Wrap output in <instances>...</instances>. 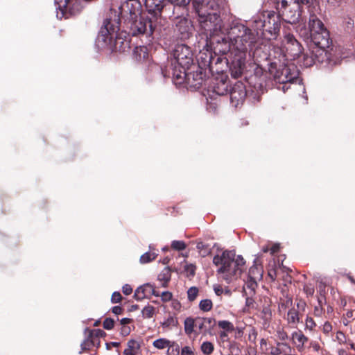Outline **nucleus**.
Segmentation results:
<instances>
[{
	"mask_svg": "<svg viewBox=\"0 0 355 355\" xmlns=\"http://www.w3.org/2000/svg\"><path fill=\"white\" fill-rule=\"evenodd\" d=\"M213 263L218 268L219 277L228 284L241 278L246 269L243 257L236 255L233 250H225L220 254L215 255Z\"/></svg>",
	"mask_w": 355,
	"mask_h": 355,
	"instance_id": "1",
	"label": "nucleus"
},
{
	"mask_svg": "<svg viewBox=\"0 0 355 355\" xmlns=\"http://www.w3.org/2000/svg\"><path fill=\"white\" fill-rule=\"evenodd\" d=\"M193 4L206 35H218L221 31V19L216 12L219 8L218 3L216 0H194Z\"/></svg>",
	"mask_w": 355,
	"mask_h": 355,
	"instance_id": "2",
	"label": "nucleus"
},
{
	"mask_svg": "<svg viewBox=\"0 0 355 355\" xmlns=\"http://www.w3.org/2000/svg\"><path fill=\"white\" fill-rule=\"evenodd\" d=\"M297 31L304 39H311L313 44L320 49H324L329 45V34L322 21L314 14L310 15L309 28L299 26Z\"/></svg>",
	"mask_w": 355,
	"mask_h": 355,
	"instance_id": "3",
	"label": "nucleus"
},
{
	"mask_svg": "<svg viewBox=\"0 0 355 355\" xmlns=\"http://www.w3.org/2000/svg\"><path fill=\"white\" fill-rule=\"evenodd\" d=\"M230 47L241 54L239 59L240 67L244 64L247 46L255 42V35L250 29L244 25L234 26L230 32Z\"/></svg>",
	"mask_w": 355,
	"mask_h": 355,
	"instance_id": "4",
	"label": "nucleus"
},
{
	"mask_svg": "<svg viewBox=\"0 0 355 355\" xmlns=\"http://www.w3.org/2000/svg\"><path fill=\"white\" fill-rule=\"evenodd\" d=\"M311 0H275V5L279 15L289 24L298 21L304 6L309 7Z\"/></svg>",
	"mask_w": 355,
	"mask_h": 355,
	"instance_id": "5",
	"label": "nucleus"
},
{
	"mask_svg": "<svg viewBox=\"0 0 355 355\" xmlns=\"http://www.w3.org/2000/svg\"><path fill=\"white\" fill-rule=\"evenodd\" d=\"M119 16L116 11L110 10L109 16L104 19L96 38V44L98 47L104 48L110 44L119 30Z\"/></svg>",
	"mask_w": 355,
	"mask_h": 355,
	"instance_id": "6",
	"label": "nucleus"
},
{
	"mask_svg": "<svg viewBox=\"0 0 355 355\" xmlns=\"http://www.w3.org/2000/svg\"><path fill=\"white\" fill-rule=\"evenodd\" d=\"M253 28L259 34V31H266L270 34L271 37L275 38L280 29V19L275 12H268L254 18Z\"/></svg>",
	"mask_w": 355,
	"mask_h": 355,
	"instance_id": "7",
	"label": "nucleus"
},
{
	"mask_svg": "<svg viewBox=\"0 0 355 355\" xmlns=\"http://www.w3.org/2000/svg\"><path fill=\"white\" fill-rule=\"evenodd\" d=\"M275 48L279 49L281 55L287 59L295 60L302 53V46L293 35H285L280 44H277Z\"/></svg>",
	"mask_w": 355,
	"mask_h": 355,
	"instance_id": "8",
	"label": "nucleus"
},
{
	"mask_svg": "<svg viewBox=\"0 0 355 355\" xmlns=\"http://www.w3.org/2000/svg\"><path fill=\"white\" fill-rule=\"evenodd\" d=\"M56 6V17L59 19L68 18L80 12L83 2L87 0H54Z\"/></svg>",
	"mask_w": 355,
	"mask_h": 355,
	"instance_id": "9",
	"label": "nucleus"
},
{
	"mask_svg": "<svg viewBox=\"0 0 355 355\" xmlns=\"http://www.w3.org/2000/svg\"><path fill=\"white\" fill-rule=\"evenodd\" d=\"M128 24L133 35L146 34L147 36H151L154 31L151 20L142 13L128 21Z\"/></svg>",
	"mask_w": 355,
	"mask_h": 355,
	"instance_id": "10",
	"label": "nucleus"
},
{
	"mask_svg": "<svg viewBox=\"0 0 355 355\" xmlns=\"http://www.w3.org/2000/svg\"><path fill=\"white\" fill-rule=\"evenodd\" d=\"M174 59L182 69H188L192 64V53L189 46L184 44L177 45L173 52Z\"/></svg>",
	"mask_w": 355,
	"mask_h": 355,
	"instance_id": "11",
	"label": "nucleus"
},
{
	"mask_svg": "<svg viewBox=\"0 0 355 355\" xmlns=\"http://www.w3.org/2000/svg\"><path fill=\"white\" fill-rule=\"evenodd\" d=\"M299 71L294 64H288L282 67L275 75V80L282 84L293 83L297 79Z\"/></svg>",
	"mask_w": 355,
	"mask_h": 355,
	"instance_id": "12",
	"label": "nucleus"
},
{
	"mask_svg": "<svg viewBox=\"0 0 355 355\" xmlns=\"http://www.w3.org/2000/svg\"><path fill=\"white\" fill-rule=\"evenodd\" d=\"M121 13L125 15L128 21L141 14V6L138 0H128L120 7Z\"/></svg>",
	"mask_w": 355,
	"mask_h": 355,
	"instance_id": "13",
	"label": "nucleus"
},
{
	"mask_svg": "<svg viewBox=\"0 0 355 355\" xmlns=\"http://www.w3.org/2000/svg\"><path fill=\"white\" fill-rule=\"evenodd\" d=\"M246 96V89L241 82L236 83L230 91V101L233 106L237 107L241 104Z\"/></svg>",
	"mask_w": 355,
	"mask_h": 355,
	"instance_id": "14",
	"label": "nucleus"
},
{
	"mask_svg": "<svg viewBox=\"0 0 355 355\" xmlns=\"http://www.w3.org/2000/svg\"><path fill=\"white\" fill-rule=\"evenodd\" d=\"M196 329L203 335L211 334L216 324V320L212 318H196Z\"/></svg>",
	"mask_w": 355,
	"mask_h": 355,
	"instance_id": "15",
	"label": "nucleus"
},
{
	"mask_svg": "<svg viewBox=\"0 0 355 355\" xmlns=\"http://www.w3.org/2000/svg\"><path fill=\"white\" fill-rule=\"evenodd\" d=\"M101 334L100 330H88L87 338L81 343L83 350L89 349L92 347L98 346L100 343L98 336Z\"/></svg>",
	"mask_w": 355,
	"mask_h": 355,
	"instance_id": "16",
	"label": "nucleus"
},
{
	"mask_svg": "<svg viewBox=\"0 0 355 355\" xmlns=\"http://www.w3.org/2000/svg\"><path fill=\"white\" fill-rule=\"evenodd\" d=\"M293 349L286 343H277V346L268 349L270 355H292Z\"/></svg>",
	"mask_w": 355,
	"mask_h": 355,
	"instance_id": "17",
	"label": "nucleus"
},
{
	"mask_svg": "<svg viewBox=\"0 0 355 355\" xmlns=\"http://www.w3.org/2000/svg\"><path fill=\"white\" fill-rule=\"evenodd\" d=\"M153 292V285L150 284H144L139 286L135 292L134 297L137 301H141L150 296V293Z\"/></svg>",
	"mask_w": 355,
	"mask_h": 355,
	"instance_id": "18",
	"label": "nucleus"
},
{
	"mask_svg": "<svg viewBox=\"0 0 355 355\" xmlns=\"http://www.w3.org/2000/svg\"><path fill=\"white\" fill-rule=\"evenodd\" d=\"M291 338L299 351L304 349V344L308 341V338L301 331H293L291 334Z\"/></svg>",
	"mask_w": 355,
	"mask_h": 355,
	"instance_id": "19",
	"label": "nucleus"
},
{
	"mask_svg": "<svg viewBox=\"0 0 355 355\" xmlns=\"http://www.w3.org/2000/svg\"><path fill=\"white\" fill-rule=\"evenodd\" d=\"M285 319L288 324L295 328L297 327V324L301 322L299 312L295 308L289 309Z\"/></svg>",
	"mask_w": 355,
	"mask_h": 355,
	"instance_id": "20",
	"label": "nucleus"
},
{
	"mask_svg": "<svg viewBox=\"0 0 355 355\" xmlns=\"http://www.w3.org/2000/svg\"><path fill=\"white\" fill-rule=\"evenodd\" d=\"M177 315L173 313L166 316L161 322V326L164 329L169 330L178 325V319Z\"/></svg>",
	"mask_w": 355,
	"mask_h": 355,
	"instance_id": "21",
	"label": "nucleus"
},
{
	"mask_svg": "<svg viewBox=\"0 0 355 355\" xmlns=\"http://www.w3.org/2000/svg\"><path fill=\"white\" fill-rule=\"evenodd\" d=\"M171 270L168 267L164 268L158 275L157 280L162 287H166L171 279Z\"/></svg>",
	"mask_w": 355,
	"mask_h": 355,
	"instance_id": "22",
	"label": "nucleus"
},
{
	"mask_svg": "<svg viewBox=\"0 0 355 355\" xmlns=\"http://www.w3.org/2000/svg\"><path fill=\"white\" fill-rule=\"evenodd\" d=\"M140 345L135 340H130L128 342V347L124 350V355H137L139 351Z\"/></svg>",
	"mask_w": 355,
	"mask_h": 355,
	"instance_id": "23",
	"label": "nucleus"
},
{
	"mask_svg": "<svg viewBox=\"0 0 355 355\" xmlns=\"http://www.w3.org/2000/svg\"><path fill=\"white\" fill-rule=\"evenodd\" d=\"M149 249L148 252H146L140 257L141 263H147L156 259L158 254L157 250L151 245L149 246Z\"/></svg>",
	"mask_w": 355,
	"mask_h": 355,
	"instance_id": "24",
	"label": "nucleus"
},
{
	"mask_svg": "<svg viewBox=\"0 0 355 355\" xmlns=\"http://www.w3.org/2000/svg\"><path fill=\"white\" fill-rule=\"evenodd\" d=\"M214 92L218 95H225L228 92V84L226 79H221L214 87Z\"/></svg>",
	"mask_w": 355,
	"mask_h": 355,
	"instance_id": "25",
	"label": "nucleus"
},
{
	"mask_svg": "<svg viewBox=\"0 0 355 355\" xmlns=\"http://www.w3.org/2000/svg\"><path fill=\"white\" fill-rule=\"evenodd\" d=\"M196 318L188 317L184 320V329L187 334L190 335L194 331V327L196 328Z\"/></svg>",
	"mask_w": 355,
	"mask_h": 355,
	"instance_id": "26",
	"label": "nucleus"
},
{
	"mask_svg": "<svg viewBox=\"0 0 355 355\" xmlns=\"http://www.w3.org/2000/svg\"><path fill=\"white\" fill-rule=\"evenodd\" d=\"M257 281L258 280L248 277V280L245 282L243 286L244 291L247 295H252L254 293L255 288L257 286Z\"/></svg>",
	"mask_w": 355,
	"mask_h": 355,
	"instance_id": "27",
	"label": "nucleus"
},
{
	"mask_svg": "<svg viewBox=\"0 0 355 355\" xmlns=\"http://www.w3.org/2000/svg\"><path fill=\"white\" fill-rule=\"evenodd\" d=\"M248 277L255 280H260L262 277V271L257 266H252L249 270Z\"/></svg>",
	"mask_w": 355,
	"mask_h": 355,
	"instance_id": "28",
	"label": "nucleus"
},
{
	"mask_svg": "<svg viewBox=\"0 0 355 355\" xmlns=\"http://www.w3.org/2000/svg\"><path fill=\"white\" fill-rule=\"evenodd\" d=\"M134 53L139 60L148 58V49L146 46H137L134 50Z\"/></svg>",
	"mask_w": 355,
	"mask_h": 355,
	"instance_id": "29",
	"label": "nucleus"
},
{
	"mask_svg": "<svg viewBox=\"0 0 355 355\" xmlns=\"http://www.w3.org/2000/svg\"><path fill=\"white\" fill-rule=\"evenodd\" d=\"M302 64L306 67H309L314 64L315 63V57L313 55L312 53H305L302 55Z\"/></svg>",
	"mask_w": 355,
	"mask_h": 355,
	"instance_id": "30",
	"label": "nucleus"
},
{
	"mask_svg": "<svg viewBox=\"0 0 355 355\" xmlns=\"http://www.w3.org/2000/svg\"><path fill=\"white\" fill-rule=\"evenodd\" d=\"M171 345V341L166 338H159L153 341V345L159 349L167 348Z\"/></svg>",
	"mask_w": 355,
	"mask_h": 355,
	"instance_id": "31",
	"label": "nucleus"
},
{
	"mask_svg": "<svg viewBox=\"0 0 355 355\" xmlns=\"http://www.w3.org/2000/svg\"><path fill=\"white\" fill-rule=\"evenodd\" d=\"M200 349L203 354L210 355L214 352V346L211 342L205 341L201 344Z\"/></svg>",
	"mask_w": 355,
	"mask_h": 355,
	"instance_id": "32",
	"label": "nucleus"
},
{
	"mask_svg": "<svg viewBox=\"0 0 355 355\" xmlns=\"http://www.w3.org/2000/svg\"><path fill=\"white\" fill-rule=\"evenodd\" d=\"M196 247H197L199 254L202 257H205L209 255L211 252L210 248L207 245H205L202 242H198L197 243Z\"/></svg>",
	"mask_w": 355,
	"mask_h": 355,
	"instance_id": "33",
	"label": "nucleus"
},
{
	"mask_svg": "<svg viewBox=\"0 0 355 355\" xmlns=\"http://www.w3.org/2000/svg\"><path fill=\"white\" fill-rule=\"evenodd\" d=\"M212 302L209 299L202 300L199 303L200 309L204 312L209 311L212 309Z\"/></svg>",
	"mask_w": 355,
	"mask_h": 355,
	"instance_id": "34",
	"label": "nucleus"
},
{
	"mask_svg": "<svg viewBox=\"0 0 355 355\" xmlns=\"http://www.w3.org/2000/svg\"><path fill=\"white\" fill-rule=\"evenodd\" d=\"M142 316L144 318H151L155 314V307L151 305H147L141 311Z\"/></svg>",
	"mask_w": 355,
	"mask_h": 355,
	"instance_id": "35",
	"label": "nucleus"
},
{
	"mask_svg": "<svg viewBox=\"0 0 355 355\" xmlns=\"http://www.w3.org/2000/svg\"><path fill=\"white\" fill-rule=\"evenodd\" d=\"M218 325L226 331H232L234 329L233 324L227 320H220L218 322Z\"/></svg>",
	"mask_w": 355,
	"mask_h": 355,
	"instance_id": "36",
	"label": "nucleus"
},
{
	"mask_svg": "<svg viewBox=\"0 0 355 355\" xmlns=\"http://www.w3.org/2000/svg\"><path fill=\"white\" fill-rule=\"evenodd\" d=\"M167 353L168 355H178L180 354V347L174 341H171V345L167 347Z\"/></svg>",
	"mask_w": 355,
	"mask_h": 355,
	"instance_id": "37",
	"label": "nucleus"
},
{
	"mask_svg": "<svg viewBox=\"0 0 355 355\" xmlns=\"http://www.w3.org/2000/svg\"><path fill=\"white\" fill-rule=\"evenodd\" d=\"M211 58V55L210 53L207 55L206 53L200 51L198 55V60L199 61L200 59H201L204 66L208 65L210 63Z\"/></svg>",
	"mask_w": 355,
	"mask_h": 355,
	"instance_id": "38",
	"label": "nucleus"
},
{
	"mask_svg": "<svg viewBox=\"0 0 355 355\" xmlns=\"http://www.w3.org/2000/svg\"><path fill=\"white\" fill-rule=\"evenodd\" d=\"M171 309L173 310V313L177 315L181 312L182 305L181 303L177 299H173L171 301L170 304Z\"/></svg>",
	"mask_w": 355,
	"mask_h": 355,
	"instance_id": "39",
	"label": "nucleus"
},
{
	"mask_svg": "<svg viewBox=\"0 0 355 355\" xmlns=\"http://www.w3.org/2000/svg\"><path fill=\"white\" fill-rule=\"evenodd\" d=\"M171 247L175 250H184L187 248L186 243L183 241H173L171 243Z\"/></svg>",
	"mask_w": 355,
	"mask_h": 355,
	"instance_id": "40",
	"label": "nucleus"
},
{
	"mask_svg": "<svg viewBox=\"0 0 355 355\" xmlns=\"http://www.w3.org/2000/svg\"><path fill=\"white\" fill-rule=\"evenodd\" d=\"M262 318L264 320L268 321L272 318V311L269 306H264L262 310Z\"/></svg>",
	"mask_w": 355,
	"mask_h": 355,
	"instance_id": "41",
	"label": "nucleus"
},
{
	"mask_svg": "<svg viewBox=\"0 0 355 355\" xmlns=\"http://www.w3.org/2000/svg\"><path fill=\"white\" fill-rule=\"evenodd\" d=\"M198 290L196 287L190 288L187 291L188 299L190 301L194 300L198 295Z\"/></svg>",
	"mask_w": 355,
	"mask_h": 355,
	"instance_id": "42",
	"label": "nucleus"
},
{
	"mask_svg": "<svg viewBox=\"0 0 355 355\" xmlns=\"http://www.w3.org/2000/svg\"><path fill=\"white\" fill-rule=\"evenodd\" d=\"M160 296L162 302H164L171 301L173 299V294L169 291L162 292Z\"/></svg>",
	"mask_w": 355,
	"mask_h": 355,
	"instance_id": "43",
	"label": "nucleus"
},
{
	"mask_svg": "<svg viewBox=\"0 0 355 355\" xmlns=\"http://www.w3.org/2000/svg\"><path fill=\"white\" fill-rule=\"evenodd\" d=\"M305 326H306V329H308L311 331L315 328V323L312 318L306 317V318L305 320Z\"/></svg>",
	"mask_w": 355,
	"mask_h": 355,
	"instance_id": "44",
	"label": "nucleus"
},
{
	"mask_svg": "<svg viewBox=\"0 0 355 355\" xmlns=\"http://www.w3.org/2000/svg\"><path fill=\"white\" fill-rule=\"evenodd\" d=\"M114 321L111 318H106L103 321V327L107 330H110L114 327Z\"/></svg>",
	"mask_w": 355,
	"mask_h": 355,
	"instance_id": "45",
	"label": "nucleus"
},
{
	"mask_svg": "<svg viewBox=\"0 0 355 355\" xmlns=\"http://www.w3.org/2000/svg\"><path fill=\"white\" fill-rule=\"evenodd\" d=\"M181 355H194L193 348L189 346L184 347L181 350Z\"/></svg>",
	"mask_w": 355,
	"mask_h": 355,
	"instance_id": "46",
	"label": "nucleus"
},
{
	"mask_svg": "<svg viewBox=\"0 0 355 355\" xmlns=\"http://www.w3.org/2000/svg\"><path fill=\"white\" fill-rule=\"evenodd\" d=\"M121 300V295L119 292H114L111 297V301L112 303H118Z\"/></svg>",
	"mask_w": 355,
	"mask_h": 355,
	"instance_id": "47",
	"label": "nucleus"
},
{
	"mask_svg": "<svg viewBox=\"0 0 355 355\" xmlns=\"http://www.w3.org/2000/svg\"><path fill=\"white\" fill-rule=\"evenodd\" d=\"M122 291L125 295H130L132 292V288L130 284H125L122 287Z\"/></svg>",
	"mask_w": 355,
	"mask_h": 355,
	"instance_id": "48",
	"label": "nucleus"
},
{
	"mask_svg": "<svg viewBox=\"0 0 355 355\" xmlns=\"http://www.w3.org/2000/svg\"><path fill=\"white\" fill-rule=\"evenodd\" d=\"M214 291L216 295L220 296L222 294H223L224 289L218 284L214 285Z\"/></svg>",
	"mask_w": 355,
	"mask_h": 355,
	"instance_id": "49",
	"label": "nucleus"
},
{
	"mask_svg": "<svg viewBox=\"0 0 355 355\" xmlns=\"http://www.w3.org/2000/svg\"><path fill=\"white\" fill-rule=\"evenodd\" d=\"M346 28L348 30H352L354 28V20L351 17H347L345 19Z\"/></svg>",
	"mask_w": 355,
	"mask_h": 355,
	"instance_id": "50",
	"label": "nucleus"
},
{
	"mask_svg": "<svg viewBox=\"0 0 355 355\" xmlns=\"http://www.w3.org/2000/svg\"><path fill=\"white\" fill-rule=\"evenodd\" d=\"M304 291L307 295L311 296L314 293V288L311 285H305L304 286Z\"/></svg>",
	"mask_w": 355,
	"mask_h": 355,
	"instance_id": "51",
	"label": "nucleus"
},
{
	"mask_svg": "<svg viewBox=\"0 0 355 355\" xmlns=\"http://www.w3.org/2000/svg\"><path fill=\"white\" fill-rule=\"evenodd\" d=\"M130 331H131V329L129 326H122V327L120 330V334L123 336H126L130 334Z\"/></svg>",
	"mask_w": 355,
	"mask_h": 355,
	"instance_id": "52",
	"label": "nucleus"
},
{
	"mask_svg": "<svg viewBox=\"0 0 355 355\" xmlns=\"http://www.w3.org/2000/svg\"><path fill=\"white\" fill-rule=\"evenodd\" d=\"M323 313V309L321 306H316L314 309V315L316 317H320Z\"/></svg>",
	"mask_w": 355,
	"mask_h": 355,
	"instance_id": "53",
	"label": "nucleus"
},
{
	"mask_svg": "<svg viewBox=\"0 0 355 355\" xmlns=\"http://www.w3.org/2000/svg\"><path fill=\"white\" fill-rule=\"evenodd\" d=\"M331 329L332 327L329 322H326L323 324L322 331H324V333L329 334L331 331Z\"/></svg>",
	"mask_w": 355,
	"mask_h": 355,
	"instance_id": "54",
	"label": "nucleus"
},
{
	"mask_svg": "<svg viewBox=\"0 0 355 355\" xmlns=\"http://www.w3.org/2000/svg\"><path fill=\"white\" fill-rule=\"evenodd\" d=\"M279 250V244L275 243L273 244L272 246L270 249V252L271 254H275Z\"/></svg>",
	"mask_w": 355,
	"mask_h": 355,
	"instance_id": "55",
	"label": "nucleus"
},
{
	"mask_svg": "<svg viewBox=\"0 0 355 355\" xmlns=\"http://www.w3.org/2000/svg\"><path fill=\"white\" fill-rule=\"evenodd\" d=\"M122 308L119 306H115L112 308V313L115 315H119L122 313Z\"/></svg>",
	"mask_w": 355,
	"mask_h": 355,
	"instance_id": "56",
	"label": "nucleus"
},
{
	"mask_svg": "<svg viewBox=\"0 0 355 355\" xmlns=\"http://www.w3.org/2000/svg\"><path fill=\"white\" fill-rule=\"evenodd\" d=\"M186 270L190 272L191 275H193L195 273V266L192 264L187 265Z\"/></svg>",
	"mask_w": 355,
	"mask_h": 355,
	"instance_id": "57",
	"label": "nucleus"
},
{
	"mask_svg": "<svg viewBox=\"0 0 355 355\" xmlns=\"http://www.w3.org/2000/svg\"><path fill=\"white\" fill-rule=\"evenodd\" d=\"M297 306L299 309L304 311L306 307V303L304 301L300 300L297 303Z\"/></svg>",
	"mask_w": 355,
	"mask_h": 355,
	"instance_id": "58",
	"label": "nucleus"
},
{
	"mask_svg": "<svg viewBox=\"0 0 355 355\" xmlns=\"http://www.w3.org/2000/svg\"><path fill=\"white\" fill-rule=\"evenodd\" d=\"M131 322V319L128 318H122L120 321L121 324L122 326H127L128 324H129Z\"/></svg>",
	"mask_w": 355,
	"mask_h": 355,
	"instance_id": "59",
	"label": "nucleus"
},
{
	"mask_svg": "<svg viewBox=\"0 0 355 355\" xmlns=\"http://www.w3.org/2000/svg\"><path fill=\"white\" fill-rule=\"evenodd\" d=\"M119 345H120V343L118 342H111L110 343H107L106 346H107V349H110L111 347H118L119 346Z\"/></svg>",
	"mask_w": 355,
	"mask_h": 355,
	"instance_id": "60",
	"label": "nucleus"
},
{
	"mask_svg": "<svg viewBox=\"0 0 355 355\" xmlns=\"http://www.w3.org/2000/svg\"><path fill=\"white\" fill-rule=\"evenodd\" d=\"M182 73H183V74L185 73V69H183V71L180 70V73H178V74L174 73L173 76H175L178 79L182 80L183 76H182Z\"/></svg>",
	"mask_w": 355,
	"mask_h": 355,
	"instance_id": "61",
	"label": "nucleus"
},
{
	"mask_svg": "<svg viewBox=\"0 0 355 355\" xmlns=\"http://www.w3.org/2000/svg\"><path fill=\"white\" fill-rule=\"evenodd\" d=\"M253 300L250 297L246 298V305L250 306L252 304Z\"/></svg>",
	"mask_w": 355,
	"mask_h": 355,
	"instance_id": "62",
	"label": "nucleus"
},
{
	"mask_svg": "<svg viewBox=\"0 0 355 355\" xmlns=\"http://www.w3.org/2000/svg\"><path fill=\"white\" fill-rule=\"evenodd\" d=\"M288 338L287 334L285 332H280L279 333V338L282 340H285Z\"/></svg>",
	"mask_w": 355,
	"mask_h": 355,
	"instance_id": "63",
	"label": "nucleus"
},
{
	"mask_svg": "<svg viewBox=\"0 0 355 355\" xmlns=\"http://www.w3.org/2000/svg\"><path fill=\"white\" fill-rule=\"evenodd\" d=\"M220 337L222 338V339H225L227 337V333L224 331H221L220 333Z\"/></svg>",
	"mask_w": 355,
	"mask_h": 355,
	"instance_id": "64",
	"label": "nucleus"
}]
</instances>
